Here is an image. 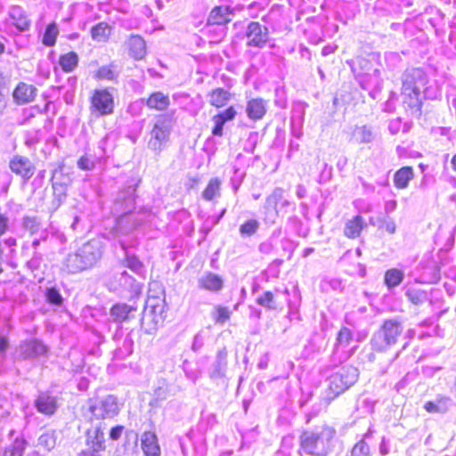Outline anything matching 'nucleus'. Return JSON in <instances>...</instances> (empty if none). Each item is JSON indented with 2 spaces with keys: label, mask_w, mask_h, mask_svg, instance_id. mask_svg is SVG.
Listing matches in <instances>:
<instances>
[{
  "label": "nucleus",
  "mask_w": 456,
  "mask_h": 456,
  "mask_svg": "<svg viewBox=\"0 0 456 456\" xmlns=\"http://www.w3.org/2000/svg\"><path fill=\"white\" fill-rule=\"evenodd\" d=\"M290 205V202L285 198V191L281 187L273 189L265 201L264 222L266 224L273 225L276 223L281 214L286 212L285 208Z\"/></svg>",
  "instance_id": "6"
},
{
  "label": "nucleus",
  "mask_w": 456,
  "mask_h": 456,
  "mask_svg": "<svg viewBox=\"0 0 456 456\" xmlns=\"http://www.w3.org/2000/svg\"><path fill=\"white\" fill-rule=\"evenodd\" d=\"M46 353V346L37 339L22 341L17 348V356L22 360L35 359Z\"/></svg>",
  "instance_id": "12"
},
{
  "label": "nucleus",
  "mask_w": 456,
  "mask_h": 456,
  "mask_svg": "<svg viewBox=\"0 0 456 456\" xmlns=\"http://www.w3.org/2000/svg\"><path fill=\"white\" fill-rule=\"evenodd\" d=\"M231 316V311L228 307L216 305L213 313V319L216 323L224 324Z\"/></svg>",
  "instance_id": "45"
},
{
  "label": "nucleus",
  "mask_w": 456,
  "mask_h": 456,
  "mask_svg": "<svg viewBox=\"0 0 456 456\" xmlns=\"http://www.w3.org/2000/svg\"><path fill=\"white\" fill-rule=\"evenodd\" d=\"M365 227L366 224L363 217L360 215H357L346 222L344 235L349 239L358 238Z\"/></svg>",
  "instance_id": "24"
},
{
  "label": "nucleus",
  "mask_w": 456,
  "mask_h": 456,
  "mask_svg": "<svg viewBox=\"0 0 456 456\" xmlns=\"http://www.w3.org/2000/svg\"><path fill=\"white\" fill-rule=\"evenodd\" d=\"M90 33L93 40L106 42L111 34V27L107 22H99L92 27Z\"/></svg>",
  "instance_id": "35"
},
{
  "label": "nucleus",
  "mask_w": 456,
  "mask_h": 456,
  "mask_svg": "<svg viewBox=\"0 0 456 456\" xmlns=\"http://www.w3.org/2000/svg\"><path fill=\"white\" fill-rule=\"evenodd\" d=\"M258 249L261 253L268 255L273 252V245L271 241L266 240L259 245Z\"/></svg>",
  "instance_id": "63"
},
{
  "label": "nucleus",
  "mask_w": 456,
  "mask_h": 456,
  "mask_svg": "<svg viewBox=\"0 0 456 456\" xmlns=\"http://www.w3.org/2000/svg\"><path fill=\"white\" fill-rule=\"evenodd\" d=\"M66 193L62 191H57V189L54 188L53 200L52 201V207L53 210H56L65 200Z\"/></svg>",
  "instance_id": "56"
},
{
  "label": "nucleus",
  "mask_w": 456,
  "mask_h": 456,
  "mask_svg": "<svg viewBox=\"0 0 456 456\" xmlns=\"http://www.w3.org/2000/svg\"><path fill=\"white\" fill-rule=\"evenodd\" d=\"M414 173L411 167H403L397 170L394 176L395 186L398 189H405L411 180L413 179Z\"/></svg>",
  "instance_id": "31"
},
{
  "label": "nucleus",
  "mask_w": 456,
  "mask_h": 456,
  "mask_svg": "<svg viewBox=\"0 0 456 456\" xmlns=\"http://www.w3.org/2000/svg\"><path fill=\"white\" fill-rule=\"evenodd\" d=\"M214 127L212 129V134L216 136H221L223 134V128L225 122L222 118V117L218 115H215L213 117Z\"/></svg>",
  "instance_id": "55"
},
{
  "label": "nucleus",
  "mask_w": 456,
  "mask_h": 456,
  "mask_svg": "<svg viewBox=\"0 0 456 456\" xmlns=\"http://www.w3.org/2000/svg\"><path fill=\"white\" fill-rule=\"evenodd\" d=\"M23 226L26 230L29 231L31 233H35L39 229L40 222L35 216H25L23 218Z\"/></svg>",
  "instance_id": "50"
},
{
  "label": "nucleus",
  "mask_w": 456,
  "mask_h": 456,
  "mask_svg": "<svg viewBox=\"0 0 456 456\" xmlns=\"http://www.w3.org/2000/svg\"><path fill=\"white\" fill-rule=\"evenodd\" d=\"M91 103L101 115H109L113 112V96L107 89L94 90Z\"/></svg>",
  "instance_id": "13"
},
{
  "label": "nucleus",
  "mask_w": 456,
  "mask_h": 456,
  "mask_svg": "<svg viewBox=\"0 0 456 456\" xmlns=\"http://www.w3.org/2000/svg\"><path fill=\"white\" fill-rule=\"evenodd\" d=\"M134 189L128 187L120 191L112 207V213L117 216L115 232L117 234H128L137 226L151 219V212L142 208L137 211L134 208Z\"/></svg>",
  "instance_id": "2"
},
{
  "label": "nucleus",
  "mask_w": 456,
  "mask_h": 456,
  "mask_svg": "<svg viewBox=\"0 0 456 456\" xmlns=\"http://www.w3.org/2000/svg\"><path fill=\"white\" fill-rule=\"evenodd\" d=\"M126 266L134 273L141 277H144L146 273L143 264L134 255H126Z\"/></svg>",
  "instance_id": "42"
},
{
  "label": "nucleus",
  "mask_w": 456,
  "mask_h": 456,
  "mask_svg": "<svg viewBox=\"0 0 456 456\" xmlns=\"http://www.w3.org/2000/svg\"><path fill=\"white\" fill-rule=\"evenodd\" d=\"M9 342L6 337L0 336V362H4L5 360V350L8 347Z\"/></svg>",
  "instance_id": "58"
},
{
  "label": "nucleus",
  "mask_w": 456,
  "mask_h": 456,
  "mask_svg": "<svg viewBox=\"0 0 456 456\" xmlns=\"http://www.w3.org/2000/svg\"><path fill=\"white\" fill-rule=\"evenodd\" d=\"M56 444V439L53 434L44 433L38 438V444L47 451L52 450Z\"/></svg>",
  "instance_id": "47"
},
{
  "label": "nucleus",
  "mask_w": 456,
  "mask_h": 456,
  "mask_svg": "<svg viewBox=\"0 0 456 456\" xmlns=\"http://www.w3.org/2000/svg\"><path fill=\"white\" fill-rule=\"evenodd\" d=\"M379 451L381 456H387L390 452V445L386 437H382L379 446Z\"/></svg>",
  "instance_id": "60"
},
{
  "label": "nucleus",
  "mask_w": 456,
  "mask_h": 456,
  "mask_svg": "<svg viewBox=\"0 0 456 456\" xmlns=\"http://www.w3.org/2000/svg\"><path fill=\"white\" fill-rule=\"evenodd\" d=\"M403 330V326L397 318L385 320L371 338L373 349L382 352L395 345Z\"/></svg>",
  "instance_id": "5"
},
{
  "label": "nucleus",
  "mask_w": 456,
  "mask_h": 456,
  "mask_svg": "<svg viewBox=\"0 0 456 456\" xmlns=\"http://www.w3.org/2000/svg\"><path fill=\"white\" fill-rule=\"evenodd\" d=\"M144 103L149 109L157 110H165L170 104L168 95L164 94L162 92H154L149 98L144 99Z\"/></svg>",
  "instance_id": "27"
},
{
  "label": "nucleus",
  "mask_w": 456,
  "mask_h": 456,
  "mask_svg": "<svg viewBox=\"0 0 456 456\" xmlns=\"http://www.w3.org/2000/svg\"><path fill=\"white\" fill-rule=\"evenodd\" d=\"M37 411L45 415H52L57 409L56 398L48 393H42L36 400Z\"/></svg>",
  "instance_id": "25"
},
{
  "label": "nucleus",
  "mask_w": 456,
  "mask_h": 456,
  "mask_svg": "<svg viewBox=\"0 0 456 456\" xmlns=\"http://www.w3.org/2000/svg\"><path fill=\"white\" fill-rule=\"evenodd\" d=\"M126 45L130 56L135 60L143 59L146 54V43L142 37L132 35L128 38Z\"/></svg>",
  "instance_id": "22"
},
{
  "label": "nucleus",
  "mask_w": 456,
  "mask_h": 456,
  "mask_svg": "<svg viewBox=\"0 0 456 456\" xmlns=\"http://www.w3.org/2000/svg\"><path fill=\"white\" fill-rule=\"evenodd\" d=\"M102 256V243L94 239L68 254L63 265L68 273H77L94 266Z\"/></svg>",
  "instance_id": "3"
},
{
  "label": "nucleus",
  "mask_w": 456,
  "mask_h": 456,
  "mask_svg": "<svg viewBox=\"0 0 456 456\" xmlns=\"http://www.w3.org/2000/svg\"><path fill=\"white\" fill-rule=\"evenodd\" d=\"M403 104L407 112L415 117L421 115L422 99H436L438 94L436 86H428L426 72L419 68L408 69L402 77Z\"/></svg>",
  "instance_id": "1"
},
{
  "label": "nucleus",
  "mask_w": 456,
  "mask_h": 456,
  "mask_svg": "<svg viewBox=\"0 0 456 456\" xmlns=\"http://www.w3.org/2000/svg\"><path fill=\"white\" fill-rule=\"evenodd\" d=\"M78 55L75 52H69L65 54H61L59 58V65L66 73L74 71L78 65Z\"/></svg>",
  "instance_id": "34"
},
{
  "label": "nucleus",
  "mask_w": 456,
  "mask_h": 456,
  "mask_svg": "<svg viewBox=\"0 0 456 456\" xmlns=\"http://www.w3.org/2000/svg\"><path fill=\"white\" fill-rule=\"evenodd\" d=\"M256 303L269 310L277 309L276 299L272 291H265L262 295L256 299Z\"/></svg>",
  "instance_id": "43"
},
{
  "label": "nucleus",
  "mask_w": 456,
  "mask_h": 456,
  "mask_svg": "<svg viewBox=\"0 0 456 456\" xmlns=\"http://www.w3.org/2000/svg\"><path fill=\"white\" fill-rule=\"evenodd\" d=\"M172 118L167 115H159L156 118L151 131V139L148 146L151 150L159 152L169 140L172 130Z\"/></svg>",
  "instance_id": "8"
},
{
  "label": "nucleus",
  "mask_w": 456,
  "mask_h": 456,
  "mask_svg": "<svg viewBox=\"0 0 456 456\" xmlns=\"http://www.w3.org/2000/svg\"><path fill=\"white\" fill-rule=\"evenodd\" d=\"M452 400L448 396L438 395L434 401H428L424 404V409L428 412L444 413L447 411Z\"/></svg>",
  "instance_id": "30"
},
{
  "label": "nucleus",
  "mask_w": 456,
  "mask_h": 456,
  "mask_svg": "<svg viewBox=\"0 0 456 456\" xmlns=\"http://www.w3.org/2000/svg\"><path fill=\"white\" fill-rule=\"evenodd\" d=\"M379 221V224L378 225L379 229H384L389 234L395 233L397 226H396L395 222L392 218L387 216L384 218H380Z\"/></svg>",
  "instance_id": "48"
},
{
  "label": "nucleus",
  "mask_w": 456,
  "mask_h": 456,
  "mask_svg": "<svg viewBox=\"0 0 456 456\" xmlns=\"http://www.w3.org/2000/svg\"><path fill=\"white\" fill-rule=\"evenodd\" d=\"M8 17L11 24L14 26L19 32H26L30 29L31 20L21 6H11L8 11Z\"/></svg>",
  "instance_id": "14"
},
{
  "label": "nucleus",
  "mask_w": 456,
  "mask_h": 456,
  "mask_svg": "<svg viewBox=\"0 0 456 456\" xmlns=\"http://www.w3.org/2000/svg\"><path fill=\"white\" fill-rule=\"evenodd\" d=\"M9 167L17 175L25 180L30 179L35 172V167L29 159L15 155L9 162Z\"/></svg>",
  "instance_id": "15"
},
{
  "label": "nucleus",
  "mask_w": 456,
  "mask_h": 456,
  "mask_svg": "<svg viewBox=\"0 0 456 456\" xmlns=\"http://www.w3.org/2000/svg\"><path fill=\"white\" fill-rule=\"evenodd\" d=\"M163 322V321L157 318V316L151 314L149 312L142 313V316L141 319V327L147 334H153L159 329V326Z\"/></svg>",
  "instance_id": "33"
},
{
  "label": "nucleus",
  "mask_w": 456,
  "mask_h": 456,
  "mask_svg": "<svg viewBox=\"0 0 456 456\" xmlns=\"http://www.w3.org/2000/svg\"><path fill=\"white\" fill-rule=\"evenodd\" d=\"M236 110L235 109L231 106L229 108H227L226 110H224V111L222 112H219L217 115L222 117V118L224 119V122H227V121H230V120H232L235 116H236Z\"/></svg>",
  "instance_id": "57"
},
{
  "label": "nucleus",
  "mask_w": 456,
  "mask_h": 456,
  "mask_svg": "<svg viewBox=\"0 0 456 456\" xmlns=\"http://www.w3.org/2000/svg\"><path fill=\"white\" fill-rule=\"evenodd\" d=\"M165 307H166V304L165 305H149V308H144V312H149L151 313V314L157 316V318H159V320L161 321H164V318H165Z\"/></svg>",
  "instance_id": "53"
},
{
  "label": "nucleus",
  "mask_w": 456,
  "mask_h": 456,
  "mask_svg": "<svg viewBox=\"0 0 456 456\" xmlns=\"http://www.w3.org/2000/svg\"><path fill=\"white\" fill-rule=\"evenodd\" d=\"M359 65L363 71L360 73V84L363 89L379 90L382 85L380 71L379 69H370V62L365 59L359 61Z\"/></svg>",
  "instance_id": "11"
},
{
  "label": "nucleus",
  "mask_w": 456,
  "mask_h": 456,
  "mask_svg": "<svg viewBox=\"0 0 456 456\" xmlns=\"http://www.w3.org/2000/svg\"><path fill=\"white\" fill-rule=\"evenodd\" d=\"M37 133L38 132H36L35 134H27L26 135V139H25V144L28 146V147H33L35 146L36 144L38 143L39 142V139L37 137Z\"/></svg>",
  "instance_id": "62"
},
{
  "label": "nucleus",
  "mask_w": 456,
  "mask_h": 456,
  "mask_svg": "<svg viewBox=\"0 0 456 456\" xmlns=\"http://www.w3.org/2000/svg\"><path fill=\"white\" fill-rule=\"evenodd\" d=\"M404 274L401 270L393 268L385 273V283L388 288L398 286L403 280Z\"/></svg>",
  "instance_id": "40"
},
{
  "label": "nucleus",
  "mask_w": 456,
  "mask_h": 456,
  "mask_svg": "<svg viewBox=\"0 0 456 456\" xmlns=\"http://www.w3.org/2000/svg\"><path fill=\"white\" fill-rule=\"evenodd\" d=\"M149 305H165V297H164V291L163 290H160L159 292V295L158 296H155V295H149L148 296V298L145 302V307L144 308H149Z\"/></svg>",
  "instance_id": "54"
},
{
  "label": "nucleus",
  "mask_w": 456,
  "mask_h": 456,
  "mask_svg": "<svg viewBox=\"0 0 456 456\" xmlns=\"http://www.w3.org/2000/svg\"><path fill=\"white\" fill-rule=\"evenodd\" d=\"M340 377H342V381L347 387H352L358 379L359 371L358 369L352 366L346 365L337 370Z\"/></svg>",
  "instance_id": "36"
},
{
  "label": "nucleus",
  "mask_w": 456,
  "mask_h": 456,
  "mask_svg": "<svg viewBox=\"0 0 456 456\" xmlns=\"http://www.w3.org/2000/svg\"><path fill=\"white\" fill-rule=\"evenodd\" d=\"M231 15L232 12L230 11L229 6H217L215 7L208 18V24H213V25H222L229 22L231 20Z\"/></svg>",
  "instance_id": "29"
},
{
  "label": "nucleus",
  "mask_w": 456,
  "mask_h": 456,
  "mask_svg": "<svg viewBox=\"0 0 456 456\" xmlns=\"http://www.w3.org/2000/svg\"><path fill=\"white\" fill-rule=\"evenodd\" d=\"M224 286L223 279L216 273L207 272L198 279V287L210 292L216 293L222 289Z\"/></svg>",
  "instance_id": "18"
},
{
  "label": "nucleus",
  "mask_w": 456,
  "mask_h": 456,
  "mask_svg": "<svg viewBox=\"0 0 456 456\" xmlns=\"http://www.w3.org/2000/svg\"><path fill=\"white\" fill-rule=\"evenodd\" d=\"M104 429L105 425L102 423L92 425L91 428L87 429L86 442L90 449L101 452L105 450Z\"/></svg>",
  "instance_id": "16"
},
{
  "label": "nucleus",
  "mask_w": 456,
  "mask_h": 456,
  "mask_svg": "<svg viewBox=\"0 0 456 456\" xmlns=\"http://www.w3.org/2000/svg\"><path fill=\"white\" fill-rule=\"evenodd\" d=\"M136 308L125 303L115 304L110 309V317L112 321L121 323L129 319L130 314L135 312Z\"/></svg>",
  "instance_id": "28"
},
{
  "label": "nucleus",
  "mask_w": 456,
  "mask_h": 456,
  "mask_svg": "<svg viewBox=\"0 0 456 456\" xmlns=\"http://www.w3.org/2000/svg\"><path fill=\"white\" fill-rule=\"evenodd\" d=\"M246 45L249 47L262 49L270 39V32L266 26L257 21H250L246 28Z\"/></svg>",
  "instance_id": "9"
},
{
  "label": "nucleus",
  "mask_w": 456,
  "mask_h": 456,
  "mask_svg": "<svg viewBox=\"0 0 456 456\" xmlns=\"http://www.w3.org/2000/svg\"><path fill=\"white\" fill-rule=\"evenodd\" d=\"M267 110V103L262 98L251 99L247 103L246 112L250 119H261Z\"/></svg>",
  "instance_id": "23"
},
{
  "label": "nucleus",
  "mask_w": 456,
  "mask_h": 456,
  "mask_svg": "<svg viewBox=\"0 0 456 456\" xmlns=\"http://www.w3.org/2000/svg\"><path fill=\"white\" fill-rule=\"evenodd\" d=\"M119 411L117 397L108 395L103 397L91 398L86 405V413L97 419H111Z\"/></svg>",
  "instance_id": "7"
},
{
  "label": "nucleus",
  "mask_w": 456,
  "mask_h": 456,
  "mask_svg": "<svg viewBox=\"0 0 456 456\" xmlns=\"http://www.w3.org/2000/svg\"><path fill=\"white\" fill-rule=\"evenodd\" d=\"M154 395L158 400H165L168 395L167 387H159L154 390Z\"/></svg>",
  "instance_id": "61"
},
{
  "label": "nucleus",
  "mask_w": 456,
  "mask_h": 456,
  "mask_svg": "<svg viewBox=\"0 0 456 456\" xmlns=\"http://www.w3.org/2000/svg\"><path fill=\"white\" fill-rule=\"evenodd\" d=\"M408 299L414 305H419L428 299V295L426 291L418 289H410L406 292Z\"/></svg>",
  "instance_id": "44"
},
{
  "label": "nucleus",
  "mask_w": 456,
  "mask_h": 456,
  "mask_svg": "<svg viewBox=\"0 0 456 456\" xmlns=\"http://www.w3.org/2000/svg\"><path fill=\"white\" fill-rule=\"evenodd\" d=\"M353 139L357 143H369L374 139L370 127L367 126H356L353 132Z\"/></svg>",
  "instance_id": "38"
},
{
  "label": "nucleus",
  "mask_w": 456,
  "mask_h": 456,
  "mask_svg": "<svg viewBox=\"0 0 456 456\" xmlns=\"http://www.w3.org/2000/svg\"><path fill=\"white\" fill-rule=\"evenodd\" d=\"M259 228V223L256 219H250L240 226L241 236H251L256 232Z\"/></svg>",
  "instance_id": "46"
},
{
  "label": "nucleus",
  "mask_w": 456,
  "mask_h": 456,
  "mask_svg": "<svg viewBox=\"0 0 456 456\" xmlns=\"http://www.w3.org/2000/svg\"><path fill=\"white\" fill-rule=\"evenodd\" d=\"M227 350L224 347L218 350L214 362L208 370V376L212 380L224 379L227 369Z\"/></svg>",
  "instance_id": "17"
},
{
  "label": "nucleus",
  "mask_w": 456,
  "mask_h": 456,
  "mask_svg": "<svg viewBox=\"0 0 456 456\" xmlns=\"http://www.w3.org/2000/svg\"><path fill=\"white\" fill-rule=\"evenodd\" d=\"M117 281L120 289L124 291H128L133 295L141 292V284L126 271H123L117 276Z\"/></svg>",
  "instance_id": "26"
},
{
  "label": "nucleus",
  "mask_w": 456,
  "mask_h": 456,
  "mask_svg": "<svg viewBox=\"0 0 456 456\" xmlns=\"http://www.w3.org/2000/svg\"><path fill=\"white\" fill-rule=\"evenodd\" d=\"M353 342L354 335L352 330L346 327L341 328L336 338L334 354H338L340 360L348 359L358 347L357 345L351 346Z\"/></svg>",
  "instance_id": "10"
},
{
  "label": "nucleus",
  "mask_w": 456,
  "mask_h": 456,
  "mask_svg": "<svg viewBox=\"0 0 456 456\" xmlns=\"http://www.w3.org/2000/svg\"><path fill=\"white\" fill-rule=\"evenodd\" d=\"M231 94L224 88H216L208 94V102L216 108L224 106L230 100Z\"/></svg>",
  "instance_id": "32"
},
{
  "label": "nucleus",
  "mask_w": 456,
  "mask_h": 456,
  "mask_svg": "<svg viewBox=\"0 0 456 456\" xmlns=\"http://www.w3.org/2000/svg\"><path fill=\"white\" fill-rule=\"evenodd\" d=\"M335 435L336 430L327 425L304 431L300 436V450L308 456H327L331 451Z\"/></svg>",
  "instance_id": "4"
},
{
  "label": "nucleus",
  "mask_w": 456,
  "mask_h": 456,
  "mask_svg": "<svg viewBox=\"0 0 456 456\" xmlns=\"http://www.w3.org/2000/svg\"><path fill=\"white\" fill-rule=\"evenodd\" d=\"M141 446L145 456H160V447L154 433L144 432L142 435Z\"/></svg>",
  "instance_id": "21"
},
{
  "label": "nucleus",
  "mask_w": 456,
  "mask_h": 456,
  "mask_svg": "<svg viewBox=\"0 0 456 456\" xmlns=\"http://www.w3.org/2000/svg\"><path fill=\"white\" fill-rule=\"evenodd\" d=\"M37 91L34 86L20 82L15 87L12 96L18 104H25L34 101Z\"/></svg>",
  "instance_id": "19"
},
{
  "label": "nucleus",
  "mask_w": 456,
  "mask_h": 456,
  "mask_svg": "<svg viewBox=\"0 0 456 456\" xmlns=\"http://www.w3.org/2000/svg\"><path fill=\"white\" fill-rule=\"evenodd\" d=\"M27 444L28 443L24 438L17 437L4 449V456H22Z\"/></svg>",
  "instance_id": "37"
},
{
  "label": "nucleus",
  "mask_w": 456,
  "mask_h": 456,
  "mask_svg": "<svg viewBox=\"0 0 456 456\" xmlns=\"http://www.w3.org/2000/svg\"><path fill=\"white\" fill-rule=\"evenodd\" d=\"M97 77L100 79H107L112 80L115 77L114 70L112 69V66H102L99 68L97 74Z\"/></svg>",
  "instance_id": "52"
},
{
  "label": "nucleus",
  "mask_w": 456,
  "mask_h": 456,
  "mask_svg": "<svg viewBox=\"0 0 456 456\" xmlns=\"http://www.w3.org/2000/svg\"><path fill=\"white\" fill-rule=\"evenodd\" d=\"M46 298L53 305H61L62 303V297L55 288L47 289Z\"/></svg>",
  "instance_id": "51"
},
{
  "label": "nucleus",
  "mask_w": 456,
  "mask_h": 456,
  "mask_svg": "<svg viewBox=\"0 0 456 456\" xmlns=\"http://www.w3.org/2000/svg\"><path fill=\"white\" fill-rule=\"evenodd\" d=\"M123 430H124L123 426H116V427L112 428L110 431V437L115 441L119 439L123 433Z\"/></svg>",
  "instance_id": "64"
},
{
  "label": "nucleus",
  "mask_w": 456,
  "mask_h": 456,
  "mask_svg": "<svg viewBox=\"0 0 456 456\" xmlns=\"http://www.w3.org/2000/svg\"><path fill=\"white\" fill-rule=\"evenodd\" d=\"M59 34L58 26L55 22L47 25L45 31L43 35L42 42L46 46H53L56 43V38Z\"/></svg>",
  "instance_id": "41"
},
{
  "label": "nucleus",
  "mask_w": 456,
  "mask_h": 456,
  "mask_svg": "<svg viewBox=\"0 0 456 456\" xmlns=\"http://www.w3.org/2000/svg\"><path fill=\"white\" fill-rule=\"evenodd\" d=\"M95 158L89 155L82 156L77 161V167L82 170H93L95 167Z\"/></svg>",
  "instance_id": "49"
},
{
  "label": "nucleus",
  "mask_w": 456,
  "mask_h": 456,
  "mask_svg": "<svg viewBox=\"0 0 456 456\" xmlns=\"http://www.w3.org/2000/svg\"><path fill=\"white\" fill-rule=\"evenodd\" d=\"M221 182L218 178H212L206 189L202 192V198L205 200L210 201L220 196Z\"/></svg>",
  "instance_id": "39"
},
{
  "label": "nucleus",
  "mask_w": 456,
  "mask_h": 456,
  "mask_svg": "<svg viewBox=\"0 0 456 456\" xmlns=\"http://www.w3.org/2000/svg\"><path fill=\"white\" fill-rule=\"evenodd\" d=\"M341 378L342 377L339 376L338 371L332 373L328 378V388L326 390L325 396L326 400L331 401L349 388V387L343 383Z\"/></svg>",
  "instance_id": "20"
},
{
  "label": "nucleus",
  "mask_w": 456,
  "mask_h": 456,
  "mask_svg": "<svg viewBox=\"0 0 456 456\" xmlns=\"http://www.w3.org/2000/svg\"><path fill=\"white\" fill-rule=\"evenodd\" d=\"M204 345V339L200 333H198L194 336L193 342L191 345V349L194 352L199 351Z\"/></svg>",
  "instance_id": "59"
}]
</instances>
